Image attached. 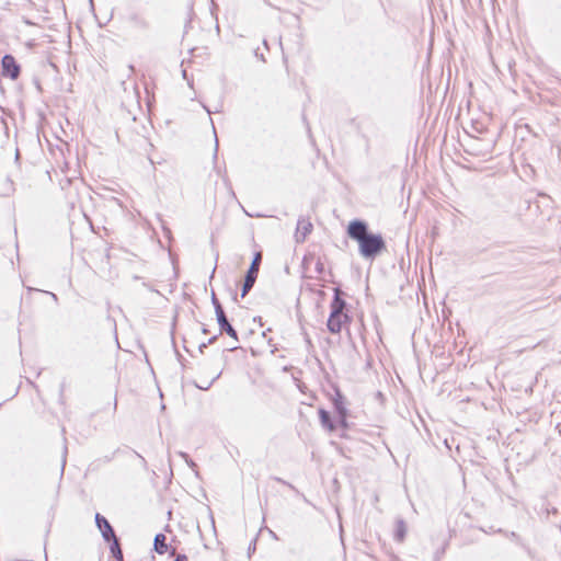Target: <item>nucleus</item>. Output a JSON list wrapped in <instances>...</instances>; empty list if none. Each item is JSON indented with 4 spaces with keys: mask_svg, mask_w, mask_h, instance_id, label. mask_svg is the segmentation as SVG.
Listing matches in <instances>:
<instances>
[{
    "mask_svg": "<svg viewBox=\"0 0 561 561\" xmlns=\"http://www.w3.org/2000/svg\"><path fill=\"white\" fill-rule=\"evenodd\" d=\"M333 405L339 415V423L345 428L347 426V423H346L347 410L345 407L344 397L341 394L340 391H336V393H335V397L333 399Z\"/></svg>",
    "mask_w": 561,
    "mask_h": 561,
    "instance_id": "5",
    "label": "nucleus"
},
{
    "mask_svg": "<svg viewBox=\"0 0 561 561\" xmlns=\"http://www.w3.org/2000/svg\"><path fill=\"white\" fill-rule=\"evenodd\" d=\"M95 524L105 541H112L117 538L108 520L100 513L95 514Z\"/></svg>",
    "mask_w": 561,
    "mask_h": 561,
    "instance_id": "4",
    "label": "nucleus"
},
{
    "mask_svg": "<svg viewBox=\"0 0 561 561\" xmlns=\"http://www.w3.org/2000/svg\"><path fill=\"white\" fill-rule=\"evenodd\" d=\"M215 312L218 322L224 321V319L227 318L221 305L215 307Z\"/></svg>",
    "mask_w": 561,
    "mask_h": 561,
    "instance_id": "16",
    "label": "nucleus"
},
{
    "mask_svg": "<svg viewBox=\"0 0 561 561\" xmlns=\"http://www.w3.org/2000/svg\"><path fill=\"white\" fill-rule=\"evenodd\" d=\"M167 537L163 534H158L154 537V550L159 554H163L168 550V546L165 543Z\"/></svg>",
    "mask_w": 561,
    "mask_h": 561,
    "instance_id": "9",
    "label": "nucleus"
},
{
    "mask_svg": "<svg viewBox=\"0 0 561 561\" xmlns=\"http://www.w3.org/2000/svg\"><path fill=\"white\" fill-rule=\"evenodd\" d=\"M347 234L358 243L359 254L364 259L373 260L386 249V243L381 234L369 232L365 221H351L347 227Z\"/></svg>",
    "mask_w": 561,
    "mask_h": 561,
    "instance_id": "1",
    "label": "nucleus"
},
{
    "mask_svg": "<svg viewBox=\"0 0 561 561\" xmlns=\"http://www.w3.org/2000/svg\"><path fill=\"white\" fill-rule=\"evenodd\" d=\"M217 336H213L208 340V343L207 344H211L216 341Z\"/></svg>",
    "mask_w": 561,
    "mask_h": 561,
    "instance_id": "23",
    "label": "nucleus"
},
{
    "mask_svg": "<svg viewBox=\"0 0 561 561\" xmlns=\"http://www.w3.org/2000/svg\"><path fill=\"white\" fill-rule=\"evenodd\" d=\"M211 302H213V305H214V308H215L216 306L221 305V304L219 302V300L217 299V297H216V295H215V293H214V291H213V294H211Z\"/></svg>",
    "mask_w": 561,
    "mask_h": 561,
    "instance_id": "20",
    "label": "nucleus"
},
{
    "mask_svg": "<svg viewBox=\"0 0 561 561\" xmlns=\"http://www.w3.org/2000/svg\"><path fill=\"white\" fill-rule=\"evenodd\" d=\"M319 416H320L321 425L323 427H325L330 432L334 431L335 426H334V424H333V422L331 420V416H330L329 412H327L325 410L321 409L319 411Z\"/></svg>",
    "mask_w": 561,
    "mask_h": 561,
    "instance_id": "10",
    "label": "nucleus"
},
{
    "mask_svg": "<svg viewBox=\"0 0 561 561\" xmlns=\"http://www.w3.org/2000/svg\"><path fill=\"white\" fill-rule=\"evenodd\" d=\"M261 261H262V253L256 252L254 254V257L251 262V265H250V267L247 272L245 278H244V283H243L242 291H241L242 298L252 289V287L256 280L257 274H259Z\"/></svg>",
    "mask_w": 561,
    "mask_h": 561,
    "instance_id": "2",
    "label": "nucleus"
},
{
    "mask_svg": "<svg viewBox=\"0 0 561 561\" xmlns=\"http://www.w3.org/2000/svg\"><path fill=\"white\" fill-rule=\"evenodd\" d=\"M112 546H111V551L113 553V557L117 560V561H123V553H122V550L119 548V542H118V539H114L112 540Z\"/></svg>",
    "mask_w": 561,
    "mask_h": 561,
    "instance_id": "13",
    "label": "nucleus"
},
{
    "mask_svg": "<svg viewBox=\"0 0 561 561\" xmlns=\"http://www.w3.org/2000/svg\"><path fill=\"white\" fill-rule=\"evenodd\" d=\"M130 22L133 23V25H135L136 27H139V28L148 27V22L144 18L136 15V14L130 16Z\"/></svg>",
    "mask_w": 561,
    "mask_h": 561,
    "instance_id": "15",
    "label": "nucleus"
},
{
    "mask_svg": "<svg viewBox=\"0 0 561 561\" xmlns=\"http://www.w3.org/2000/svg\"><path fill=\"white\" fill-rule=\"evenodd\" d=\"M215 312L218 322L224 321V319L227 318L221 305L215 307Z\"/></svg>",
    "mask_w": 561,
    "mask_h": 561,
    "instance_id": "17",
    "label": "nucleus"
},
{
    "mask_svg": "<svg viewBox=\"0 0 561 561\" xmlns=\"http://www.w3.org/2000/svg\"><path fill=\"white\" fill-rule=\"evenodd\" d=\"M179 455L184 459L185 462L190 460V456L186 453L181 451Z\"/></svg>",
    "mask_w": 561,
    "mask_h": 561,
    "instance_id": "22",
    "label": "nucleus"
},
{
    "mask_svg": "<svg viewBox=\"0 0 561 561\" xmlns=\"http://www.w3.org/2000/svg\"><path fill=\"white\" fill-rule=\"evenodd\" d=\"M312 231V224L309 219L299 218L295 232L296 242L301 243L306 240L307 236Z\"/></svg>",
    "mask_w": 561,
    "mask_h": 561,
    "instance_id": "6",
    "label": "nucleus"
},
{
    "mask_svg": "<svg viewBox=\"0 0 561 561\" xmlns=\"http://www.w3.org/2000/svg\"><path fill=\"white\" fill-rule=\"evenodd\" d=\"M2 75L4 77H9L12 80H15L20 76V66L18 65L15 58L12 55H4L2 57Z\"/></svg>",
    "mask_w": 561,
    "mask_h": 561,
    "instance_id": "3",
    "label": "nucleus"
},
{
    "mask_svg": "<svg viewBox=\"0 0 561 561\" xmlns=\"http://www.w3.org/2000/svg\"><path fill=\"white\" fill-rule=\"evenodd\" d=\"M220 330L226 332L229 336L238 341V334L237 331L233 329V327L229 323L228 319L225 318L224 321L218 322Z\"/></svg>",
    "mask_w": 561,
    "mask_h": 561,
    "instance_id": "11",
    "label": "nucleus"
},
{
    "mask_svg": "<svg viewBox=\"0 0 561 561\" xmlns=\"http://www.w3.org/2000/svg\"><path fill=\"white\" fill-rule=\"evenodd\" d=\"M407 527L402 519L397 522V530H396V539L398 541H403L405 536Z\"/></svg>",
    "mask_w": 561,
    "mask_h": 561,
    "instance_id": "12",
    "label": "nucleus"
},
{
    "mask_svg": "<svg viewBox=\"0 0 561 561\" xmlns=\"http://www.w3.org/2000/svg\"><path fill=\"white\" fill-rule=\"evenodd\" d=\"M51 297L57 300V296L55 294L51 293Z\"/></svg>",
    "mask_w": 561,
    "mask_h": 561,
    "instance_id": "25",
    "label": "nucleus"
},
{
    "mask_svg": "<svg viewBox=\"0 0 561 561\" xmlns=\"http://www.w3.org/2000/svg\"><path fill=\"white\" fill-rule=\"evenodd\" d=\"M316 271H317L318 274H322L323 271H324V265H323V263L321 262L320 259H318L317 262H316Z\"/></svg>",
    "mask_w": 561,
    "mask_h": 561,
    "instance_id": "18",
    "label": "nucleus"
},
{
    "mask_svg": "<svg viewBox=\"0 0 561 561\" xmlns=\"http://www.w3.org/2000/svg\"><path fill=\"white\" fill-rule=\"evenodd\" d=\"M221 375V371H216L209 381L203 380L199 383H196V387L203 390H207L210 386L216 381Z\"/></svg>",
    "mask_w": 561,
    "mask_h": 561,
    "instance_id": "14",
    "label": "nucleus"
},
{
    "mask_svg": "<svg viewBox=\"0 0 561 561\" xmlns=\"http://www.w3.org/2000/svg\"><path fill=\"white\" fill-rule=\"evenodd\" d=\"M190 468L197 473V465L190 458V460L186 462Z\"/></svg>",
    "mask_w": 561,
    "mask_h": 561,
    "instance_id": "19",
    "label": "nucleus"
},
{
    "mask_svg": "<svg viewBox=\"0 0 561 561\" xmlns=\"http://www.w3.org/2000/svg\"><path fill=\"white\" fill-rule=\"evenodd\" d=\"M347 314H334L330 313L328 320V329L331 333H339L342 329V324L347 320Z\"/></svg>",
    "mask_w": 561,
    "mask_h": 561,
    "instance_id": "7",
    "label": "nucleus"
},
{
    "mask_svg": "<svg viewBox=\"0 0 561 561\" xmlns=\"http://www.w3.org/2000/svg\"><path fill=\"white\" fill-rule=\"evenodd\" d=\"M206 346H207V344H206V343L201 344V345H199V351H201V352H203V348H204V347H206Z\"/></svg>",
    "mask_w": 561,
    "mask_h": 561,
    "instance_id": "24",
    "label": "nucleus"
},
{
    "mask_svg": "<svg viewBox=\"0 0 561 561\" xmlns=\"http://www.w3.org/2000/svg\"><path fill=\"white\" fill-rule=\"evenodd\" d=\"M342 291L339 288L334 289V298L331 302V313L334 314H345L344 308L346 306V302L344 299L341 298Z\"/></svg>",
    "mask_w": 561,
    "mask_h": 561,
    "instance_id": "8",
    "label": "nucleus"
},
{
    "mask_svg": "<svg viewBox=\"0 0 561 561\" xmlns=\"http://www.w3.org/2000/svg\"><path fill=\"white\" fill-rule=\"evenodd\" d=\"M174 561H187V557L185 554H178Z\"/></svg>",
    "mask_w": 561,
    "mask_h": 561,
    "instance_id": "21",
    "label": "nucleus"
}]
</instances>
